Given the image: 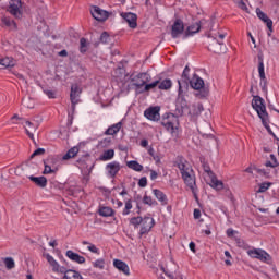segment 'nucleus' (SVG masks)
I'll return each mask as SVG.
<instances>
[{
  "label": "nucleus",
  "instance_id": "obj_52",
  "mask_svg": "<svg viewBox=\"0 0 279 279\" xmlns=\"http://www.w3.org/2000/svg\"><path fill=\"white\" fill-rule=\"evenodd\" d=\"M44 93L49 97V99H56V92L46 89Z\"/></svg>",
  "mask_w": 279,
  "mask_h": 279
},
{
  "label": "nucleus",
  "instance_id": "obj_37",
  "mask_svg": "<svg viewBox=\"0 0 279 279\" xmlns=\"http://www.w3.org/2000/svg\"><path fill=\"white\" fill-rule=\"evenodd\" d=\"M112 158H114V149L106 150L101 156V160H112Z\"/></svg>",
  "mask_w": 279,
  "mask_h": 279
},
{
  "label": "nucleus",
  "instance_id": "obj_16",
  "mask_svg": "<svg viewBox=\"0 0 279 279\" xmlns=\"http://www.w3.org/2000/svg\"><path fill=\"white\" fill-rule=\"evenodd\" d=\"M133 85L135 86H146L147 82H149V74L140 73L132 80Z\"/></svg>",
  "mask_w": 279,
  "mask_h": 279
},
{
  "label": "nucleus",
  "instance_id": "obj_64",
  "mask_svg": "<svg viewBox=\"0 0 279 279\" xmlns=\"http://www.w3.org/2000/svg\"><path fill=\"white\" fill-rule=\"evenodd\" d=\"M153 159L155 160L156 165H160V156L155 155L153 156Z\"/></svg>",
  "mask_w": 279,
  "mask_h": 279
},
{
  "label": "nucleus",
  "instance_id": "obj_40",
  "mask_svg": "<svg viewBox=\"0 0 279 279\" xmlns=\"http://www.w3.org/2000/svg\"><path fill=\"white\" fill-rule=\"evenodd\" d=\"M4 265H5L7 269H14V266H15L14 259L12 257H7L4 259Z\"/></svg>",
  "mask_w": 279,
  "mask_h": 279
},
{
  "label": "nucleus",
  "instance_id": "obj_61",
  "mask_svg": "<svg viewBox=\"0 0 279 279\" xmlns=\"http://www.w3.org/2000/svg\"><path fill=\"white\" fill-rule=\"evenodd\" d=\"M270 160H272V163L278 167V159L276 158V155H270Z\"/></svg>",
  "mask_w": 279,
  "mask_h": 279
},
{
  "label": "nucleus",
  "instance_id": "obj_44",
  "mask_svg": "<svg viewBox=\"0 0 279 279\" xmlns=\"http://www.w3.org/2000/svg\"><path fill=\"white\" fill-rule=\"evenodd\" d=\"M130 210H132V201L129 199L125 202V207L122 211V215H128Z\"/></svg>",
  "mask_w": 279,
  "mask_h": 279
},
{
  "label": "nucleus",
  "instance_id": "obj_4",
  "mask_svg": "<svg viewBox=\"0 0 279 279\" xmlns=\"http://www.w3.org/2000/svg\"><path fill=\"white\" fill-rule=\"evenodd\" d=\"M179 84V95L177 98V112L180 114V117H184V114H189V102L186 101V98H184V93H186V89L182 86V82L178 81Z\"/></svg>",
  "mask_w": 279,
  "mask_h": 279
},
{
  "label": "nucleus",
  "instance_id": "obj_36",
  "mask_svg": "<svg viewBox=\"0 0 279 279\" xmlns=\"http://www.w3.org/2000/svg\"><path fill=\"white\" fill-rule=\"evenodd\" d=\"M126 167H129V169H133V171H142L143 170V166L141 163H138V161H129L126 163Z\"/></svg>",
  "mask_w": 279,
  "mask_h": 279
},
{
  "label": "nucleus",
  "instance_id": "obj_63",
  "mask_svg": "<svg viewBox=\"0 0 279 279\" xmlns=\"http://www.w3.org/2000/svg\"><path fill=\"white\" fill-rule=\"evenodd\" d=\"M147 145H149V142L147 140L141 141V147H147Z\"/></svg>",
  "mask_w": 279,
  "mask_h": 279
},
{
  "label": "nucleus",
  "instance_id": "obj_15",
  "mask_svg": "<svg viewBox=\"0 0 279 279\" xmlns=\"http://www.w3.org/2000/svg\"><path fill=\"white\" fill-rule=\"evenodd\" d=\"M16 59L12 57H0V69H14Z\"/></svg>",
  "mask_w": 279,
  "mask_h": 279
},
{
  "label": "nucleus",
  "instance_id": "obj_21",
  "mask_svg": "<svg viewBox=\"0 0 279 279\" xmlns=\"http://www.w3.org/2000/svg\"><path fill=\"white\" fill-rule=\"evenodd\" d=\"M204 111V105L202 102L193 104L187 110L190 117H197Z\"/></svg>",
  "mask_w": 279,
  "mask_h": 279
},
{
  "label": "nucleus",
  "instance_id": "obj_24",
  "mask_svg": "<svg viewBox=\"0 0 279 279\" xmlns=\"http://www.w3.org/2000/svg\"><path fill=\"white\" fill-rule=\"evenodd\" d=\"M110 178H114L119 171H121V165H119V162L113 161L107 165L106 167Z\"/></svg>",
  "mask_w": 279,
  "mask_h": 279
},
{
  "label": "nucleus",
  "instance_id": "obj_57",
  "mask_svg": "<svg viewBox=\"0 0 279 279\" xmlns=\"http://www.w3.org/2000/svg\"><path fill=\"white\" fill-rule=\"evenodd\" d=\"M135 87H136L135 93L137 95H141L142 93H147V90H145V87H143V86H135Z\"/></svg>",
  "mask_w": 279,
  "mask_h": 279
},
{
  "label": "nucleus",
  "instance_id": "obj_33",
  "mask_svg": "<svg viewBox=\"0 0 279 279\" xmlns=\"http://www.w3.org/2000/svg\"><path fill=\"white\" fill-rule=\"evenodd\" d=\"M201 162H202V167L207 175V178H210L215 174V172H213V170L210 169V166H208V163L206 162L205 158H201Z\"/></svg>",
  "mask_w": 279,
  "mask_h": 279
},
{
  "label": "nucleus",
  "instance_id": "obj_17",
  "mask_svg": "<svg viewBox=\"0 0 279 279\" xmlns=\"http://www.w3.org/2000/svg\"><path fill=\"white\" fill-rule=\"evenodd\" d=\"M256 14H257L258 19H260V21L266 23V25L271 34V32H274V21H271V19H269L267 16V14H265V12L260 11V9H256Z\"/></svg>",
  "mask_w": 279,
  "mask_h": 279
},
{
  "label": "nucleus",
  "instance_id": "obj_55",
  "mask_svg": "<svg viewBox=\"0 0 279 279\" xmlns=\"http://www.w3.org/2000/svg\"><path fill=\"white\" fill-rule=\"evenodd\" d=\"M12 0H0V5H1V8L2 9H8L9 8V5H10V2H11Z\"/></svg>",
  "mask_w": 279,
  "mask_h": 279
},
{
  "label": "nucleus",
  "instance_id": "obj_19",
  "mask_svg": "<svg viewBox=\"0 0 279 279\" xmlns=\"http://www.w3.org/2000/svg\"><path fill=\"white\" fill-rule=\"evenodd\" d=\"M0 21L2 23L1 24L2 27H10L14 32H16V29H19V26L16 25V22L12 17H10L8 15H2Z\"/></svg>",
  "mask_w": 279,
  "mask_h": 279
},
{
  "label": "nucleus",
  "instance_id": "obj_45",
  "mask_svg": "<svg viewBox=\"0 0 279 279\" xmlns=\"http://www.w3.org/2000/svg\"><path fill=\"white\" fill-rule=\"evenodd\" d=\"M49 173H56V170L51 169V166L45 163L43 175H49Z\"/></svg>",
  "mask_w": 279,
  "mask_h": 279
},
{
  "label": "nucleus",
  "instance_id": "obj_53",
  "mask_svg": "<svg viewBox=\"0 0 279 279\" xmlns=\"http://www.w3.org/2000/svg\"><path fill=\"white\" fill-rule=\"evenodd\" d=\"M138 186H141L142 189H145V186H147V178L145 177L141 178L138 181Z\"/></svg>",
  "mask_w": 279,
  "mask_h": 279
},
{
  "label": "nucleus",
  "instance_id": "obj_13",
  "mask_svg": "<svg viewBox=\"0 0 279 279\" xmlns=\"http://www.w3.org/2000/svg\"><path fill=\"white\" fill-rule=\"evenodd\" d=\"M144 116L149 121H160V108L158 107H150L145 110Z\"/></svg>",
  "mask_w": 279,
  "mask_h": 279
},
{
  "label": "nucleus",
  "instance_id": "obj_35",
  "mask_svg": "<svg viewBox=\"0 0 279 279\" xmlns=\"http://www.w3.org/2000/svg\"><path fill=\"white\" fill-rule=\"evenodd\" d=\"M88 40H86V38H81L80 39V51L81 53H86L88 51Z\"/></svg>",
  "mask_w": 279,
  "mask_h": 279
},
{
  "label": "nucleus",
  "instance_id": "obj_34",
  "mask_svg": "<svg viewBox=\"0 0 279 279\" xmlns=\"http://www.w3.org/2000/svg\"><path fill=\"white\" fill-rule=\"evenodd\" d=\"M99 215L101 217H112V215H114V210L110 207H101L99 209Z\"/></svg>",
  "mask_w": 279,
  "mask_h": 279
},
{
  "label": "nucleus",
  "instance_id": "obj_49",
  "mask_svg": "<svg viewBox=\"0 0 279 279\" xmlns=\"http://www.w3.org/2000/svg\"><path fill=\"white\" fill-rule=\"evenodd\" d=\"M236 5H238V8H240V10H243L244 12H247V4H245V2L243 1V0H239L238 2H236Z\"/></svg>",
  "mask_w": 279,
  "mask_h": 279
},
{
  "label": "nucleus",
  "instance_id": "obj_28",
  "mask_svg": "<svg viewBox=\"0 0 279 279\" xmlns=\"http://www.w3.org/2000/svg\"><path fill=\"white\" fill-rule=\"evenodd\" d=\"M25 123L26 134L27 136H29V138H32V141H34V132H36L38 128L36 125H33L31 121H26Z\"/></svg>",
  "mask_w": 279,
  "mask_h": 279
},
{
  "label": "nucleus",
  "instance_id": "obj_58",
  "mask_svg": "<svg viewBox=\"0 0 279 279\" xmlns=\"http://www.w3.org/2000/svg\"><path fill=\"white\" fill-rule=\"evenodd\" d=\"M202 217V211L199 209H194V219H199Z\"/></svg>",
  "mask_w": 279,
  "mask_h": 279
},
{
  "label": "nucleus",
  "instance_id": "obj_42",
  "mask_svg": "<svg viewBox=\"0 0 279 279\" xmlns=\"http://www.w3.org/2000/svg\"><path fill=\"white\" fill-rule=\"evenodd\" d=\"M143 221H144V218L142 217H134L130 220V223H132V226H143Z\"/></svg>",
  "mask_w": 279,
  "mask_h": 279
},
{
  "label": "nucleus",
  "instance_id": "obj_11",
  "mask_svg": "<svg viewBox=\"0 0 279 279\" xmlns=\"http://www.w3.org/2000/svg\"><path fill=\"white\" fill-rule=\"evenodd\" d=\"M121 16L125 20L131 29H136V27H138V23L136 22L138 21V16L135 13H121Z\"/></svg>",
  "mask_w": 279,
  "mask_h": 279
},
{
  "label": "nucleus",
  "instance_id": "obj_31",
  "mask_svg": "<svg viewBox=\"0 0 279 279\" xmlns=\"http://www.w3.org/2000/svg\"><path fill=\"white\" fill-rule=\"evenodd\" d=\"M153 193H154L155 197H157V199L159 202H161V204L163 206H166V204H167V195H165V193H162V191H160V190H153Z\"/></svg>",
  "mask_w": 279,
  "mask_h": 279
},
{
  "label": "nucleus",
  "instance_id": "obj_62",
  "mask_svg": "<svg viewBox=\"0 0 279 279\" xmlns=\"http://www.w3.org/2000/svg\"><path fill=\"white\" fill-rule=\"evenodd\" d=\"M22 172H23V167H17L15 169V175H21Z\"/></svg>",
  "mask_w": 279,
  "mask_h": 279
},
{
  "label": "nucleus",
  "instance_id": "obj_54",
  "mask_svg": "<svg viewBox=\"0 0 279 279\" xmlns=\"http://www.w3.org/2000/svg\"><path fill=\"white\" fill-rule=\"evenodd\" d=\"M222 190L225 191V193L229 197V199H231V201L234 199V195L232 194V191H230L229 187H225Z\"/></svg>",
  "mask_w": 279,
  "mask_h": 279
},
{
  "label": "nucleus",
  "instance_id": "obj_20",
  "mask_svg": "<svg viewBox=\"0 0 279 279\" xmlns=\"http://www.w3.org/2000/svg\"><path fill=\"white\" fill-rule=\"evenodd\" d=\"M32 183L38 186V189H47V177H28Z\"/></svg>",
  "mask_w": 279,
  "mask_h": 279
},
{
  "label": "nucleus",
  "instance_id": "obj_3",
  "mask_svg": "<svg viewBox=\"0 0 279 279\" xmlns=\"http://www.w3.org/2000/svg\"><path fill=\"white\" fill-rule=\"evenodd\" d=\"M44 256L49 263L50 267H52V271L54 274H61L63 276L62 279H83L80 272L66 269V267L64 266H60V264L57 263L56 258H53V256H51L50 254H45Z\"/></svg>",
  "mask_w": 279,
  "mask_h": 279
},
{
  "label": "nucleus",
  "instance_id": "obj_56",
  "mask_svg": "<svg viewBox=\"0 0 279 279\" xmlns=\"http://www.w3.org/2000/svg\"><path fill=\"white\" fill-rule=\"evenodd\" d=\"M260 86H262V90H267V76H265V78H260Z\"/></svg>",
  "mask_w": 279,
  "mask_h": 279
},
{
  "label": "nucleus",
  "instance_id": "obj_23",
  "mask_svg": "<svg viewBox=\"0 0 279 279\" xmlns=\"http://www.w3.org/2000/svg\"><path fill=\"white\" fill-rule=\"evenodd\" d=\"M209 185L216 191H223V189H226V186L223 185V181L218 180L217 175L215 174H211V177H209Z\"/></svg>",
  "mask_w": 279,
  "mask_h": 279
},
{
  "label": "nucleus",
  "instance_id": "obj_5",
  "mask_svg": "<svg viewBox=\"0 0 279 279\" xmlns=\"http://www.w3.org/2000/svg\"><path fill=\"white\" fill-rule=\"evenodd\" d=\"M191 87L194 90H199L197 97L201 99H206L208 95H210V89L208 87H204V80L199 78V76L194 75L193 78L190 81Z\"/></svg>",
  "mask_w": 279,
  "mask_h": 279
},
{
  "label": "nucleus",
  "instance_id": "obj_9",
  "mask_svg": "<svg viewBox=\"0 0 279 279\" xmlns=\"http://www.w3.org/2000/svg\"><path fill=\"white\" fill-rule=\"evenodd\" d=\"M82 95V88L77 84L71 86L70 100L72 104V110H75V106L80 104V96Z\"/></svg>",
  "mask_w": 279,
  "mask_h": 279
},
{
  "label": "nucleus",
  "instance_id": "obj_26",
  "mask_svg": "<svg viewBox=\"0 0 279 279\" xmlns=\"http://www.w3.org/2000/svg\"><path fill=\"white\" fill-rule=\"evenodd\" d=\"M204 21L196 22L195 24H192L191 26L187 27V31L185 32V38L189 36H193V34H197L199 29H202V24Z\"/></svg>",
  "mask_w": 279,
  "mask_h": 279
},
{
  "label": "nucleus",
  "instance_id": "obj_22",
  "mask_svg": "<svg viewBox=\"0 0 279 279\" xmlns=\"http://www.w3.org/2000/svg\"><path fill=\"white\" fill-rule=\"evenodd\" d=\"M113 266L119 271H122V274H124L125 276H130V266H128V264H125V262H123L121 259H114Z\"/></svg>",
  "mask_w": 279,
  "mask_h": 279
},
{
  "label": "nucleus",
  "instance_id": "obj_59",
  "mask_svg": "<svg viewBox=\"0 0 279 279\" xmlns=\"http://www.w3.org/2000/svg\"><path fill=\"white\" fill-rule=\"evenodd\" d=\"M29 171H38V168L36 167V163H28Z\"/></svg>",
  "mask_w": 279,
  "mask_h": 279
},
{
  "label": "nucleus",
  "instance_id": "obj_46",
  "mask_svg": "<svg viewBox=\"0 0 279 279\" xmlns=\"http://www.w3.org/2000/svg\"><path fill=\"white\" fill-rule=\"evenodd\" d=\"M143 202L148 206H154L156 204V201L151 199V196H147V195L144 196Z\"/></svg>",
  "mask_w": 279,
  "mask_h": 279
},
{
  "label": "nucleus",
  "instance_id": "obj_43",
  "mask_svg": "<svg viewBox=\"0 0 279 279\" xmlns=\"http://www.w3.org/2000/svg\"><path fill=\"white\" fill-rule=\"evenodd\" d=\"M270 186H271V183H267V182L262 183L259 185V189L257 190V193H265V191H268Z\"/></svg>",
  "mask_w": 279,
  "mask_h": 279
},
{
  "label": "nucleus",
  "instance_id": "obj_38",
  "mask_svg": "<svg viewBox=\"0 0 279 279\" xmlns=\"http://www.w3.org/2000/svg\"><path fill=\"white\" fill-rule=\"evenodd\" d=\"M95 269H105L106 268V259L100 258L93 263Z\"/></svg>",
  "mask_w": 279,
  "mask_h": 279
},
{
  "label": "nucleus",
  "instance_id": "obj_48",
  "mask_svg": "<svg viewBox=\"0 0 279 279\" xmlns=\"http://www.w3.org/2000/svg\"><path fill=\"white\" fill-rule=\"evenodd\" d=\"M45 155V148H38L36 149L32 155L31 158H36V156H43Z\"/></svg>",
  "mask_w": 279,
  "mask_h": 279
},
{
  "label": "nucleus",
  "instance_id": "obj_10",
  "mask_svg": "<svg viewBox=\"0 0 279 279\" xmlns=\"http://www.w3.org/2000/svg\"><path fill=\"white\" fill-rule=\"evenodd\" d=\"M162 125L163 128L167 129L168 132H170L172 136H178V119L177 118H172V120L165 119L162 121Z\"/></svg>",
  "mask_w": 279,
  "mask_h": 279
},
{
  "label": "nucleus",
  "instance_id": "obj_12",
  "mask_svg": "<svg viewBox=\"0 0 279 279\" xmlns=\"http://www.w3.org/2000/svg\"><path fill=\"white\" fill-rule=\"evenodd\" d=\"M184 33V22L178 19L174 21L172 28H171V36L172 38H179L181 34Z\"/></svg>",
  "mask_w": 279,
  "mask_h": 279
},
{
  "label": "nucleus",
  "instance_id": "obj_41",
  "mask_svg": "<svg viewBox=\"0 0 279 279\" xmlns=\"http://www.w3.org/2000/svg\"><path fill=\"white\" fill-rule=\"evenodd\" d=\"M160 84V81H155L150 84H146L144 86V90H146V93H149V90H151V88H156V86H158Z\"/></svg>",
  "mask_w": 279,
  "mask_h": 279
},
{
  "label": "nucleus",
  "instance_id": "obj_27",
  "mask_svg": "<svg viewBox=\"0 0 279 279\" xmlns=\"http://www.w3.org/2000/svg\"><path fill=\"white\" fill-rule=\"evenodd\" d=\"M77 154H80V148L74 146L68 150V153L62 157V160H71V158H75Z\"/></svg>",
  "mask_w": 279,
  "mask_h": 279
},
{
  "label": "nucleus",
  "instance_id": "obj_1",
  "mask_svg": "<svg viewBox=\"0 0 279 279\" xmlns=\"http://www.w3.org/2000/svg\"><path fill=\"white\" fill-rule=\"evenodd\" d=\"M174 167L179 169L185 186L190 189V191L194 195V199H196L197 202L199 199L197 196V193H198L197 179L195 177V171H193V167H191V163H189V161H186V159L182 157L177 158L174 162Z\"/></svg>",
  "mask_w": 279,
  "mask_h": 279
},
{
  "label": "nucleus",
  "instance_id": "obj_50",
  "mask_svg": "<svg viewBox=\"0 0 279 279\" xmlns=\"http://www.w3.org/2000/svg\"><path fill=\"white\" fill-rule=\"evenodd\" d=\"M110 143H112V141L110 138H105L99 142V147H109Z\"/></svg>",
  "mask_w": 279,
  "mask_h": 279
},
{
  "label": "nucleus",
  "instance_id": "obj_14",
  "mask_svg": "<svg viewBox=\"0 0 279 279\" xmlns=\"http://www.w3.org/2000/svg\"><path fill=\"white\" fill-rule=\"evenodd\" d=\"M208 49L209 51H213L214 53H218V54L226 53V51H228V48H226V45H223L222 41L219 39H216V41H213L209 45Z\"/></svg>",
  "mask_w": 279,
  "mask_h": 279
},
{
  "label": "nucleus",
  "instance_id": "obj_30",
  "mask_svg": "<svg viewBox=\"0 0 279 279\" xmlns=\"http://www.w3.org/2000/svg\"><path fill=\"white\" fill-rule=\"evenodd\" d=\"M189 71H191V69H189V65H186L182 74L183 83H181V86H183L184 90L189 88Z\"/></svg>",
  "mask_w": 279,
  "mask_h": 279
},
{
  "label": "nucleus",
  "instance_id": "obj_18",
  "mask_svg": "<svg viewBox=\"0 0 279 279\" xmlns=\"http://www.w3.org/2000/svg\"><path fill=\"white\" fill-rule=\"evenodd\" d=\"M151 228H154V218L145 217L144 220L142 221L140 234H147V232H149Z\"/></svg>",
  "mask_w": 279,
  "mask_h": 279
},
{
  "label": "nucleus",
  "instance_id": "obj_60",
  "mask_svg": "<svg viewBox=\"0 0 279 279\" xmlns=\"http://www.w3.org/2000/svg\"><path fill=\"white\" fill-rule=\"evenodd\" d=\"M156 178H158V172H156L155 170H150V179L156 180Z\"/></svg>",
  "mask_w": 279,
  "mask_h": 279
},
{
  "label": "nucleus",
  "instance_id": "obj_25",
  "mask_svg": "<svg viewBox=\"0 0 279 279\" xmlns=\"http://www.w3.org/2000/svg\"><path fill=\"white\" fill-rule=\"evenodd\" d=\"M65 256H68L70 260H73L74 263H78V265H84V263H86V258L84 256H81L80 254L73 251H68Z\"/></svg>",
  "mask_w": 279,
  "mask_h": 279
},
{
  "label": "nucleus",
  "instance_id": "obj_29",
  "mask_svg": "<svg viewBox=\"0 0 279 279\" xmlns=\"http://www.w3.org/2000/svg\"><path fill=\"white\" fill-rule=\"evenodd\" d=\"M121 122H118L113 125H111L109 129H107V131L105 132V134L107 136H114V134H117L119 132V130H121Z\"/></svg>",
  "mask_w": 279,
  "mask_h": 279
},
{
  "label": "nucleus",
  "instance_id": "obj_8",
  "mask_svg": "<svg viewBox=\"0 0 279 279\" xmlns=\"http://www.w3.org/2000/svg\"><path fill=\"white\" fill-rule=\"evenodd\" d=\"M90 14L96 21H107L110 13L97 5L90 7Z\"/></svg>",
  "mask_w": 279,
  "mask_h": 279
},
{
  "label": "nucleus",
  "instance_id": "obj_6",
  "mask_svg": "<svg viewBox=\"0 0 279 279\" xmlns=\"http://www.w3.org/2000/svg\"><path fill=\"white\" fill-rule=\"evenodd\" d=\"M7 12L15 19H23V2L21 0H11L9 7H7Z\"/></svg>",
  "mask_w": 279,
  "mask_h": 279
},
{
  "label": "nucleus",
  "instance_id": "obj_51",
  "mask_svg": "<svg viewBox=\"0 0 279 279\" xmlns=\"http://www.w3.org/2000/svg\"><path fill=\"white\" fill-rule=\"evenodd\" d=\"M87 250H88L89 252H92V254H99V248H97V246H96L95 244H89V245L87 246Z\"/></svg>",
  "mask_w": 279,
  "mask_h": 279
},
{
  "label": "nucleus",
  "instance_id": "obj_32",
  "mask_svg": "<svg viewBox=\"0 0 279 279\" xmlns=\"http://www.w3.org/2000/svg\"><path fill=\"white\" fill-rule=\"evenodd\" d=\"M171 86H173V83L169 78H166V80L159 82V84H158L159 90H169V88H171Z\"/></svg>",
  "mask_w": 279,
  "mask_h": 279
},
{
  "label": "nucleus",
  "instance_id": "obj_39",
  "mask_svg": "<svg viewBox=\"0 0 279 279\" xmlns=\"http://www.w3.org/2000/svg\"><path fill=\"white\" fill-rule=\"evenodd\" d=\"M258 73L260 80H265V63H263V58H259V63H258Z\"/></svg>",
  "mask_w": 279,
  "mask_h": 279
},
{
  "label": "nucleus",
  "instance_id": "obj_2",
  "mask_svg": "<svg viewBox=\"0 0 279 279\" xmlns=\"http://www.w3.org/2000/svg\"><path fill=\"white\" fill-rule=\"evenodd\" d=\"M252 108L257 112L264 128H266L269 134H272L271 128H269V113H267V107L265 106V100L260 96H254L252 100Z\"/></svg>",
  "mask_w": 279,
  "mask_h": 279
},
{
  "label": "nucleus",
  "instance_id": "obj_7",
  "mask_svg": "<svg viewBox=\"0 0 279 279\" xmlns=\"http://www.w3.org/2000/svg\"><path fill=\"white\" fill-rule=\"evenodd\" d=\"M247 255L251 258H256L257 260H260L262 263H267L268 265L269 263H271V255H269V253H267L263 248L248 250Z\"/></svg>",
  "mask_w": 279,
  "mask_h": 279
},
{
  "label": "nucleus",
  "instance_id": "obj_47",
  "mask_svg": "<svg viewBox=\"0 0 279 279\" xmlns=\"http://www.w3.org/2000/svg\"><path fill=\"white\" fill-rule=\"evenodd\" d=\"M100 41L104 43L105 45L110 43V35L104 32L100 36Z\"/></svg>",
  "mask_w": 279,
  "mask_h": 279
}]
</instances>
